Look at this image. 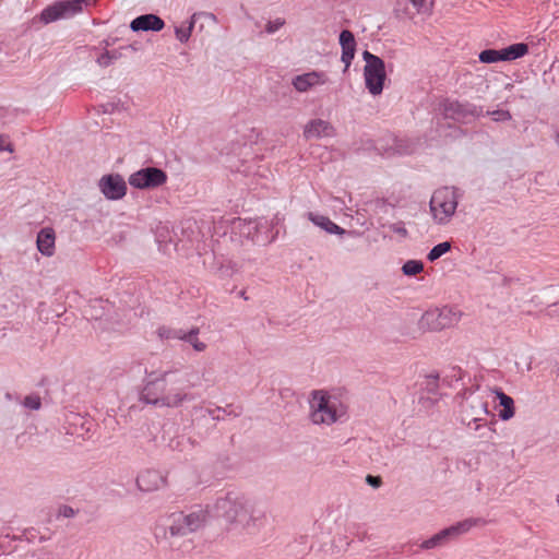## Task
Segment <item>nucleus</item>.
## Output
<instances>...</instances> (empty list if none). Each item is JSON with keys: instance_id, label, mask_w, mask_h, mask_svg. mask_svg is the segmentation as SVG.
Masks as SVG:
<instances>
[{"instance_id": "nucleus-1", "label": "nucleus", "mask_w": 559, "mask_h": 559, "mask_svg": "<svg viewBox=\"0 0 559 559\" xmlns=\"http://www.w3.org/2000/svg\"><path fill=\"white\" fill-rule=\"evenodd\" d=\"M189 376L181 371L147 372L142 381L139 400L158 409L179 408L192 400Z\"/></svg>"}, {"instance_id": "nucleus-2", "label": "nucleus", "mask_w": 559, "mask_h": 559, "mask_svg": "<svg viewBox=\"0 0 559 559\" xmlns=\"http://www.w3.org/2000/svg\"><path fill=\"white\" fill-rule=\"evenodd\" d=\"M213 516L222 518L230 530L257 533L266 524L265 511L239 492H228L213 503Z\"/></svg>"}, {"instance_id": "nucleus-3", "label": "nucleus", "mask_w": 559, "mask_h": 559, "mask_svg": "<svg viewBox=\"0 0 559 559\" xmlns=\"http://www.w3.org/2000/svg\"><path fill=\"white\" fill-rule=\"evenodd\" d=\"M309 417L312 424L333 426L349 419V397L340 388L320 389L309 396Z\"/></svg>"}, {"instance_id": "nucleus-4", "label": "nucleus", "mask_w": 559, "mask_h": 559, "mask_svg": "<svg viewBox=\"0 0 559 559\" xmlns=\"http://www.w3.org/2000/svg\"><path fill=\"white\" fill-rule=\"evenodd\" d=\"M461 193L457 188L443 186L435 189L429 200V216L433 225L448 226L457 212Z\"/></svg>"}, {"instance_id": "nucleus-5", "label": "nucleus", "mask_w": 559, "mask_h": 559, "mask_svg": "<svg viewBox=\"0 0 559 559\" xmlns=\"http://www.w3.org/2000/svg\"><path fill=\"white\" fill-rule=\"evenodd\" d=\"M96 1L97 0H57L44 8L37 19L45 25L59 20H68L82 13L86 8L94 5Z\"/></svg>"}, {"instance_id": "nucleus-6", "label": "nucleus", "mask_w": 559, "mask_h": 559, "mask_svg": "<svg viewBox=\"0 0 559 559\" xmlns=\"http://www.w3.org/2000/svg\"><path fill=\"white\" fill-rule=\"evenodd\" d=\"M362 58L365 60V86L372 96H378L383 92L386 80L384 62L381 58L367 50L364 51Z\"/></svg>"}, {"instance_id": "nucleus-7", "label": "nucleus", "mask_w": 559, "mask_h": 559, "mask_svg": "<svg viewBox=\"0 0 559 559\" xmlns=\"http://www.w3.org/2000/svg\"><path fill=\"white\" fill-rule=\"evenodd\" d=\"M461 312L450 307L427 310L420 319L421 328L429 331H441L459 323Z\"/></svg>"}, {"instance_id": "nucleus-8", "label": "nucleus", "mask_w": 559, "mask_h": 559, "mask_svg": "<svg viewBox=\"0 0 559 559\" xmlns=\"http://www.w3.org/2000/svg\"><path fill=\"white\" fill-rule=\"evenodd\" d=\"M486 390L471 394L466 400L462 408V421L471 429L477 430L480 425L478 424L489 414Z\"/></svg>"}, {"instance_id": "nucleus-9", "label": "nucleus", "mask_w": 559, "mask_h": 559, "mask_svg": "<svg viewBox=\"0 0 559 559\" xmlns=\"http://www.w3.org/2000/svg\"><path fill=\"white\" fill-rule=\"evenodd\" d=\"M166 180L165 171L155 167L140 169L129 177V183L136 189H154L164 185Z\"/></svg>"}, {"instance_id": "nucleus-10", "label": "nucleus", "mask_w": 559, "mask_h": 559, "mask_svg": "<svg viewBox=\"0 0 559 559\" xmlns=\"http://www.w3.org/2000/svg\"><path fill=\"white\" fill-rule=\"evenodd\" d=\"M329 83V75L325 71L310 70L295 75L292 79V86L298 93H307L324 86Z\"/></svg>"}, {"instance_id": "nucleus-11", "label": "nucleus", "mask_w": 559, "mask_h": 559, "mask_svg": "<svg viewBox=\"0 0 559 559\" xmlns=\"http://www.w3.org/2000/svg\"><path fill=\"white\" fill-rule=\"evenodd\" d=\"M166 528L169 531L171 536L186 535L191 533L183 512H175L167 518L160 519L155 528V536L157 538H166Z\"/></svg>"}, {"instance_id": "nucleus-12", "label": "nucleus", "mask_w": 559, "mask_h": 559, "mask_svg": "<svg viewBox=\"0 0 559 559\" xmlns=\"http://www.w3.org/2000/svg\"><path fill=\"white\" fill-rule=\"evenodd\" d=\"M97 186L105 199L110 201L121 200L127 193V183L118 174L103 176Z\"/></svg>"}, {"instance_id": "nucleus-13", "label": "nucleus", "mask_w": 559, "mask_h": 559, "mask_svg": "<svg viewBox=\"0 0 559 559\" xmlns=\"http://www.w3.org/2000/svg\"><path fill=\"white\" fill-rule=\"evenodd\" d=\"M262 223L255 219H241L238 218L233 223V229L238 230L243 237L251 238L258 243H269L275 239V236H267L262 234Z\"/></svg>"}, {"instance_id": "nucleus-14", "label": "nucleus", "mask_w": 559, "mask_h": 559, "mask_svg": "<svg viewBox=\"0 0 559 559\" xmlns=\"http://www.w3.org/2000/svg\"><path fill=\"white\" fill-rule=\"evenodd\" d=\"M486 395L498 402L496 408L498 409V417L502 421H509L515 416V403L514 400L506 394L499 388H489L486 390Z\"/></svg>"}, {"instance_id": "nucleus-15", "label": "nucleus", "mask_w": 559, "mask_h": 559, "mask_svg": "<svg viewBox=\"0 0 559 559\" xmlns=\"http://www.w3.org/2000/svg\"><path fill=\"white\" fill-rule=\"evenodd\" d=\"M335 135L334 127L326 120L316 118L311 119L304 127V136L310 139L332 138Z\"/></svg>"}, {"instance_id": "nucleus-16", "label": "nucleus", "mask_w": 559, "mask_h": 559, "mask_svg": "<svg viewBox=\"0 0 559 559\" xmlns=\"http://www.w3.org/2000/svg\"><path fill=\"white\" fill-rule=\"evenodd\" d=\"M36 247L39 253L50 258L56 252V231L52 227L41 228L36 237Z\"/></svg>"}, {"instance_id": "nucleus-17", "label": "nucleus", "mask_w": 559, "mask_h": 559, "mask_svg": "<svg viewBox=\"0 0 559 559\" xmlns=\"http://www.w3.org/2000/svg\"><path fill=\"white\" fill-rule=\"evenodd\" d=\"M164 21L155 14H143L133 19L130 28L133 32H159L164 28Z\"/></svg>"}, {"instance_id": "nucleus-18", "label": "nucleus", "mask_w": 559, "mask_h": 559, "mask_svg": "<svg viewBox=\"0 0 559 559\" xmlns=\"http://www.w3.org/2000/svg\"><path fill=\"white\" fill-rule=\"evenodd\" d=\"M190 532L201 528L213 516V503L206 507H197L189 513H185Z\"/></svg>"}, {"instance_id": "nucleus-19", "label": "nucleus", "mask_w": 559, "mask_h": 559, "mask_svg": "<svg viewBox=\"0 0 559 559\" xmlns=\"http://www.w3.org/2000/svg\"><path fill=\"white\" fill-rule=\"evenodd\" d=\"M340 45L342 47L341 60L345 64V71L350 67L355 57L356 40L352 32L344 29L340 34Z\"/></svg>"}, {"instance_id": "nucleus-20", "label": "nucleus", "mask_w": 559, "mask_h": 559, "mask_svg": "<svg viewBox=\"0 0 559 559\" xmlns=\"http://www.w3.org/2000/svg\"><path fill=\"white\" fill-rule=\"evenodd\" d=\"M486 521L480 518H469L465 519L450 527H447V532L450 538L457 537L469 532L473 527L484 526Z\"/></svg>"}, {"instance_id": "nucleus-21", "label": "nucleus", "mask_w": 559, "mask_h": 559, "mask_svg": "<svg viewBox=\"0 0 559 559\" xmlns=\"http://www.w3.org/2000/svg\"><path fill=\"white\" fill-rule=\"evenodd\" d=\"M308 218L328 234L341 236L345 234V229L333 223L328 216L318 213H309Z\"/></svg>"}, {"instance_id": "nucleus-22", "label": "nucleus", "mask_w": 559, "mask_h": 559, "mask_svg": "<svg viewBox=\"0 0 559 559\" xmlns=\"http://www.w3.org/2000/svg\"><path fill=\"white\" fill-rule=\"evenodd\" d=\"M450 110L452 111V118L459 121H469L480 114V110H478L475 106L459 103L451 104Z\"/></svg>"}, {"instance_id": "nucleus-23", "label": "nucleus", "mask_w": 559, "mask_h": 559, "mask_svg": "<svg viewBox=\"0 0 559 559\" xmlns=\"http://www.w3.org/2000/svg\"><path fill=\"white\" fill-rule=\"evenodd\" d=\"M195 24V14H193L189 20L181 22L180 24L175 26V36L176 39L186 44L189 41L192 31Z\"/></svg>"}, {"instance_id": "nucleus-24", "label": "nucleus", "mask_w": 559, "mask_h": 559, "mask_svg": "<svg viewBox=\"0 0 559 559\" xmlns=\"http://www.w3.org/2000/svg\"><path fill=\"white\" fill-rule=\"evenodd\" d=\"M528 52V46L524 43H518L510 45L502 49V56L504 61H512L518 58L525 56Z\"/></svg>"}, {"instance_id": "nucleus-25", "label": "nucleus", "mask_w": 559, "mask_h": 559, "mask_svg": "<svg viewBox=\"0 0 559 559\" xmlns=\"http://www.w3.org/2000/svg\"><path fill=\"white\" fill-rule=\"evenodd\" d=\"M449 539H450V536H449L447 530L444 528V530L440 531L439 533L435 534L433 536H431L430 538L424 540L420 544V548L421 549H433V548L442 546Z\"/></svg>"}, {"instance_id": "nucleus-26", "label": "nucleus", "mask_w": 559, "mask_h": 559, "mask_svg": "<svg viewBox=\"0 0 559 559\" xmlns=\"http://www.w3.org/2000/svg\"><path fill=\"white\" fill-rule=\"evenodd\" d=\"M402 273L412 277L424 272V263L420 260H407L402 265Z\"/></svg>"}, {"instance_id": "nucleus-27", "label": "nucleus", "mask_w": 559, "mask_h": 559, "mask_svg": "<svg viewBox=\"0 0 559 559\" xmlns=\"http://www.w3.org/2000/svg\"><path fill=\"white\" fill-rule=\"evenodd\" d=\"M479 61L483 63H496L499 61H504L502 56V49L496 50V49H486L483 50L479 56Z\"/></svg>"}, {"instance_id": "nucleus-28", "label": "nucleus", "mask_w": 559, "mask_h": 559, "mask_svg": "<svg viewBox=\"0 0 559 559\" xmlns=\"http://www.w3.org/2000/svg\"><path fill=\"white\" fill-rule=\"evenodd\" d=\"M451 250V242L449 241H443V242H440L438 245H436L427 254V259L430 261V262H435L437 261L439 258H441L442 255H444L445 253H448L449 251Z\"/></svg>"}, {"instance_id": "nucleus-29", "label": "nucleus", "mask_w": 559, "mask_h": 559, "mask_svg": "<svg viewBox=\"0 0 559 559\" xmlns=\"http://www.w3.org/2000/svg\"><path fill=\"white\" fill-rule=\"evenodd\" d=\"M181 338L188 342L197 352H203L206 348V344L199 340L198 331L195 330L185 334Z\"/></svg>"}, {"instance_id": "nucleus-30", "label": "nucleus", "mask_w": 559, "mask_h": 559, "mask_svg": "<svg viewBox=\"0 0 559 559\" xmlns=\"http://www.w3.org/2000/svg\"><path fill=\"white\" fill-rule=\"evenodd\" d=\"M116 58H117L116 55L106 50L97 57L96 62L98 66L106 68V67H109Z\"/></svg>"}, {"instance_id": "nucleus-31", "label": "nucleus", "mask_w": 559, "mask_h": 559, "mask_svg": "<svg viewBox=\"0 0 559 559\" xmlns=\"http://www.w3.org/2000/svg\"><path fill=\"white\" fill-rule=\"evenodd\" d=\"M495 121H508L511 119V114L504 109L493 110L488 112Z\"/></svg>"}, {"instance_id": "nucleus-32", "label": "nucleus", "mask_w": 559, "mask_h": 559, "mask_svg": "<svg viewBox=\"0 0 559 559\" xmlns=\"http://www.w3.org/2000/svg\"><path fill=\"white\" fill-rule=\"evenodd\" d=\"M23 404L25 407L36 411L40 407V399L34 395L27 396L24 399Z\"/></svg>"}, {"instance_id": "nucleus-33", "label": "nucleus", "mask_w": 559, "mask_h": 559, "mask_svg": "<svg viewBox=\"0 0 559 559\" xmlns=\"http://www.w3.org/2000/svg\"><path fill=\"white\" fill-rule=\"evenodd\" d=\"M146 477H152L154 478L155 480H158V475L154 472H147V473H144L142 474L139 478H138V485L141 489H144V490H150L151 487L150 486H145L144 481H145V478Z\"/></svg>"}, {"instance_id": "nucleus-34", "label": "nucleus", "mask_w": 559, "mask_h": 559, "mask_svg": "<svg viewBox=\"0 0 559 559\" xmlns=\"http://www.w3.org/2000/svg\"><path fill=\"white\" fill-rule=\"evenodd\" d=\"M284 25V21L281 20V19H276L275 21L273 22H270L267 25H266V31L269 33H275L276 31H278L282 26Z\"/></svg>"}, {"instance_id": "nucleus-35", "label": "nucleus", "mask_w": 559, "mask_h": 559, "mask_svg": "<svg viewBox=\"0 0 559 559\" xmlns=\"http://www.w3.org/2000/svg\"><path fill=\"white\" fill-rule=\"evenodd\" d=\"M0 151L13 152V146L5 135H0Z\"/></svg>"}, {"instance_id": "nucleus-36", "label": "nucleus", "mask_w": 559, "mask_h": 559, "mask_svg": "<svg viewBox=\"0 0 559 559\" xmlns=\"http://www.w3.org/2000/svg\"><path fill=\"white\" fill-rule=\"evenodd\" d=\"M366 481L368 485H370L373 488H379L381 486V478L378 476L368 475L366 477Z\"/></svg>"}, {"instance_id": "nucleus-37", "label": "nucleus", "mask_w": 559, "mask_h": 559, "mask_svg": "<svg viewBox=\"0 0 559 559\" xmlns=\"http://www.w3.org/2000/svg\"><path fill=\"white\" fill-rule=\"evenodd\" d=\"M62 514H63L64 516H72V515L74 514V511H73V509H72V508L64 507V508L62 509Z\"/></svg>"}, {"instance_id": "nucleus-38", "label": "nucleus", "mask_w": 559, "mask_h": 559, "mask_svg": "<svg viewBox=\"0 0 559 559\" xmlns=\"http://www.w3.org/2000/svg\"><path fill=\"white\" fill-rule=\"evenodd\" d=\"M438 378L436 376H429L426 378L428 384L436 385Z\"/></svg>"}, {"instance_id": "nucleus-39", "label": "nucleus", "mask_w": 559, "mask_h": 559, "mask_svg": "<svg viewBox=\"0 0 559 559\" xmlns=\"http://www.w3.org/2000/svg\"><path fill=\"white\" fill-rule=\"evenodd\" d=\"M392 229L394 231H396V233H400V234H405L406 233L404 227H396V226H394Z\"/></svg>"}, {"instance_id": "nucleus-40", "label": "nucleus", "mask_w": 559, "mask_h": 559, "mask_svg": "<svg viewBox=\"0 0 559 559\" xmlns=\"http://www.w3.org/2000/svg\"><path fill=\"white\" fill-rule=\"evenodd\" d=\"M71 418H72L73 424H76L78 421H81V420H82V418L80 417V415H72V417H71Z\"/></svg>"}, {"instance_id": "nucleus-41", "label": "nucleus", "mask_w": 559, "mask_h": 559, "mask_svg": "<svg viewBox=\"0 0 559 559\" xmlns=\"http://www.w3.org/2000/svg\"><path fill=\"white\" fill-rule=\"evenodd\" d=\"M512 87V84H507L506 88L510 90Z\"/></svg>"}]
</instances>
